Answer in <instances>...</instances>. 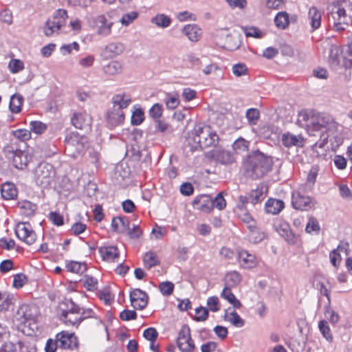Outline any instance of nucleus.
I'll use <instances>...</instances> for the list:
<instances>
[{
  "label": "nucleus",
  "mask_w": 352,
  "mask_h": 352,
  "mask_svg": "<svg viewBox=\"0 0 352 352\" xmlns=\"http://www.w3.org/2000/svg\"><path fill=\"white\" fill-rule=\"evenodd\" d=\"M144 119V114L141 109H135L131 116V124L135 126L140 125Z\"/></svg>",
  "instance_id": "nucleus-56"
},
{
  "label": "nucleus",
  "mask_w": 352,
  "mask_h": 352,
  "mask_svg": "<svg viewBox=\"0 0 352 352\" xmlns=\"http://www.w3.org/2000/svg\"><path fill=\"white\" fill-rule=\"evenodd\" d=\"M207 305L210 311L213 312L218 311L220 309V305L218 297H209L207 299Z\"/></svg>",
  "instance_id": "nucleus-63"
},
{
  "label": "nucleus",
  "mask_w": 352,
  "mask_h": 352,
  "mask_svg": "<svg viewBox=\"0 0 352 352\" xmlns=\"http://www.w3.org/2000/svg\"><path fill=\"white\" fill-rule=\"evenodd\" d=\"M238 260L239 265L245 269L253 268L256 265L255 256L244 250L238 252Z\"/></svg>",
  "instance_id": "nucleus-17"
},
{
  "label": "nucleus",
  "mask_w": 352,
  "mask_h": 352,
  "mask_svg": "<svg viewBox=\"0 0 352 352\" xmlns=\"http://www.w3.org/2000/svg\"><path fill=\"white\" fill-rule=\"evenodd\" d=\"M131 102L129 96L124 94H116L112 98L113 107L115 109L122 110L126 109Z\"/></svg>",
  "instance_id": "nucleus-25"
},
{
  "label": "nucleus",
  "mask_w": 352,
  "mask_h": 352,
  "mask_svg": "<svg viewBox=\"0 0 352 352\" xmlns=\"http://www.w3.org/2000/svg\"><path fill=\"white\" fill-rule=\"evenodd\" d=\"M2 197L6 200L14 199L17 196V190L13 184L4 183L1 190Z\"/></svg>",
  "instance_id": "nucleus-30"
},
{
  "label": "nucleus",
  "mask_w": 352,
  "mask_h": 352,
  "mask_svg": "<svg viewBox=\"0 0 352 352\" xmlns=\"http://www.w3.org/2000/svg\"><path fill=\"white\" fill-rule=\"evenodd\" d=\"M129 222L125 217H114L111 221L113 229L118 232H124L129 228Z\"/></svg>",
  "instance_id": "nucleus-35"
},
{
  "label": "nucleus",
  "mask_w": 352,
  "mask_h": 352,
  "mask_svg": "<svg viewBox=\"0 0 352 352\" xmlns=\"http://www.w3.org/2000/svg\"><path fill=\"white\" fill-rule=\"evenodd\" d=\"M280 234H281L285 240L291 243L294 244L296 243L295 235L289 230L288 225H284L283 228L280 230H278Z\"/></svg>",
  "instance_id": "nucleus-52"
},
{
  "label": "nucleus",
  "mask_w": 352,
  "mask_h": 352,
  "mask_svg": "<svg viewBox=\"0 0 352 352\" xmlns=\"http://www.w3.org/2000/svg\"><path fill=\"white\" fill-rule=\"evenodd\" d=\"M143 262L144 266L148 269H151V267L160 264V261L156 254L151 251H149L144 254L143 257Z\"/></svg>",
  "instance_id": "nucleus-41"
},
{
  "label": "nucleus",
  "mask_w": 352,
  "mask_h": 352,
  "mask_svg": "<svg viewBox=\"0 0 352 352\" xmlns=\"http://www.w3.org/2000/svg\"><path fill=\"white\" fill-rule=\"evenodd\" d=\"M161 293L164 296L170 295L174 289V285L171 282L166 281L162 283L159 286Z\"/></svg>",
  "instance_id": "nucleus-60"
},
{
  "label": "nucleus",
  "mask_w": 352,
  "mask_h": 352,
  "mask_svg": "<svg viewBox=\"0 0 352 352\" xmlns=\"http://www.w3.org/2000/svg\"><path fill=\"white\" fill-rule=\"evenodd\" d=\"M65 142L69 146H75L76 151L82 152L83 147L82 139L80 140L78 135L76 133H70L65 138Z\"/></svg>",
  "instance_id": "nucleus-32"
},
{
  "label": "nucleus",
  "mask_w": 352,
  "mask_h": 352,
  "mask_svg": "<svg viewBox=\"0 0 352 352\" xmlns=\"http://www.w3.org/2000/svg\"><path fill=\"white\" fill-rule=\"evenodd\" d=\"M344 67L349 68L352 67V42L348 45L345 50L344 56Z\"/></svg>",
  "instance_id": "nucleus-64"
},
{
  "label": "nucleus",
  "mask_w": 352,
  "mask_h": 352,
  "mask_svg": "<svg viewBox=\"0 0 352 352\" xmlns=\"http://www.w3.org/2000/svg\"><path fill=\"white\" fill-rule=\"evenodd\" d=\"M296 124L304 128L310 136H319L320 140L312 146L313 152L318 153L317 148H322L327 143L329 133L335 130L336 123L333 120L312 109L299 112Z\"/></svg>",
  "instance_id": "nucleus-1"
},
{
  "label": "nucleus",
  "mask_w": 352,
  "mask_h": 352,
  "mask_svg": "<svg viewBox=\"0 0 352 352\" xmlns=\"http://www.w3.org/2000/svg\"><path fill=\"white\" fill-rule=\"evenodd\" d=\"M177 346L182 352H192L195 344L190 337V330L187 325L181 328L177 337Z\"/></svg>",
  "instance_id": "nucleus-8"
},
{
  "label": "nucleus",
  "mask_w": 352,
  "mask_h": 352,
  "mask_svg": "<svg viewBox=\"0 0 352 352\" xmlns=\"http://www.w3.org/2000/svg\"><path fill=\"white\" fill-rule=\"evenodd\" d=\"M162 106L159 103H156L149 110V116L153 119L159 120L162 115Z\"/></svg>",
  "instance_id": "nucleus-59"
},
{
  "label": "nucleus",
  "mask_w": 352,
  "mask_h": 352,
  "mask_svg": "<svg viewBox=\"0 0 352 352\" xmlns=\"http://www.w3.org/2000/svg\"><path fill=\"white\" fill-rule=\"evenodd\" d=\"M15 233L17 237L23 241L28 245L33 244L36 239V235L32 230L31 225L29 223H18Z\"/></svg>",
  "instance_id": "nucleus-9"
},
{
  "label": "nucleus",
  "mask_w": 352,
  "mask_h": 352,
  "mask_svg": "<svg viewBox=\"0 0 352 352\" xmlns=\"http://www.w3.org/2000/svg\"><path fill=\"white\" fill-rule=\"evenodd\" d=\"M15 301L14 295L0 292V312L8 311Z\"/></svg>",
  "instance_id": "nucleus-34"
},
{
  "label": "nucleus",
  "mask_w": 352,
  "mask_h": 352,
  "mask_svg": "<svg viewBox=\"0 0 352 352\" xmlns=\"http://www.w3.org/2000/svg\"><path fill=\"white\" fill-rule=\"evenodd\" d=\"M67 17V13L65 10L58 9L54 13L52 18L50 19L52 21V23L56 24L60 29L65 25Z\"/></svg>",
  "instance_id": "nucleus-33"
},
{
  "label": "nucleus",
  "mask_w": 352,
  "mask_h": 352,
  "mask_svg": "<svg viewBox=\"0 0 352 352\" xmlns=\"http://www.w3.org/2000/svg\"><path fill=\"white\" fill-rule=\"evenodd\" d=\"M23 102V97L19 94H15L11 96L10 101V109L14 113H18L21 111Z\"/></svg>",
  "instance_id": "nucleus-37"
},
{
  "label": "nucleus",
  "mask_w": 352,
  "mask_h": 352,
  "mask_svg": "<svg viewBox=\"0 0 352 352\" xmlns=\"http://www.w3.org/2000/svg\"><path fill=\"white\" fill-rule=\"evenodd\" d=\"M221 297L228 300L234 308L239 309L242 305L241 302L235 297L233 293L231 292L230 287L226 286L221 293Z\"/></svg>",
  "instance_id": "nucleus-31"
},
{
  "label": "nucleus",
  "mask_w": 352,
  "mask_h": 352,
  "mask_svg": "<svg viewBox=\"0 0 352 352\" xmlns=\"http://www.w3.org/2000/svg\"><path fill=\"white\" fill-rule=\"evenodd\" d=\"M138 16V13L135 11H132L123 14L120 21L122 25L128 26Z\"/></svg>",
  "instance_id": "nucleus-54"
},
{
  "label": "nucleus",
  "mask_w": 352,
  "mask_h": 352,
  "mask_svg": "<svg viewBox=\"0 0 352 352\" xmlns=\"http://www.w3.org/2000/svg\"><path fill=\"white\" fill-rule=\"evenodd\" d=\"M285 207L283 201L276 199H270L265 203V210L272 214H278Z\"/></svg>",
  "instance_id": "nucleus-26"
},
{
  "label": "nucleus",
  "mask_w": 352,
  "mask_h": 352,
  "mask_svg": "<svg viewBox=\"0 0 352 352\" xmlns=\"http://www.w3.org/2000/svg\"><path fill=\"white\" fill-rule=\"evenodd\" d=\"M226 206V201L223 197L222 192H219L215 197L214 199H212V208L214 207L217 208L219 210H223Z\"/></svg>",
  "instance_id": "nucleus-61"
},
{
  "label": "nucleus",
  "mask_w": 352,
  "mask_h": 352,
  "mask_svg": "<svg viewBox=\"0 0 352 352\" xmlns=\"http://www.w3.org/2000/svg\"><path fill=\"white\" fill-rule=\"evenodd\" d=\"M99 253L102 259L107 261H115L119 256V252L116 246L100 247Z\"/></svg>",
  "instance_id": "nucleus-23"
},
{
  "label": "nucleus",
  "mask_w": 352,
  "mask_h": 352,
  "mask_svg": "<svg viewBox=\"0 0 352 352\" xmlns=\"http://www.w3.org/2000/svg\"><path fill=\"white\" fill-rule=\"evenodd\" d=\"M182 33L184 34L190 41L197 42L201 36L202 31L197 25L188 24L183 28Z\"/></svg>",
  "instance_id": "nucleus-22"
},
{
  "label": "nucleus",
  "mask_w": 352,
  "mask_h": 352,
  "mask_svg": "<svg viewBox=\"0 0 352 352\" xmlns=\"http://www.w3.org/2000/svg\"><path fill=\"white\" fill-rule=\"evenodd\" d=\"M72 123L77 129L89 131L91 129L92 118L85 112L77 113L73 116Z\"/></svg>",
  "instance_id": "nucleus-14"
},
{
  "label": "nucleus",
  "mask_w": 352,
  "mask_h": 352,
  "mask_svg": "<svg viewBox=\"0 0 352 352\" xmlns=\"http://www.w3.org/2000/svg\"><path fill=\"white\" fill-rule=\"evenodd\" d=\"M107 120L111 126L122 124L124 120V114L122 110L112 107L107 113Z\"/></svg>",
  "instance_id": "nucleus-19"
},
{
  "label": "nucleus",
  "mask_w": 352,
  "mask_h": 352,
  "mask_svg": "<svg viewBox=\"0 0 352 352\" xmlns=\"http://www.w3.org/2000/svg\"><path fill=\"white\" fill-rule=\"evenodd\" d=\"M241 29L247 37L261 38L264 36V34L256 27H242Z\"/></svg>",
  "instance_id": "nucleus-49"
},
{
  "label": "nucleus",
  "mask_w": 352,
  "mask_h": 352,
  "mask_svg": "<svg viewBox=\"0 0 352 352\" xmlns=\"http://www.w3.org/2000/svg\"><path fill=\"white\" fill-rule=\"evenodd\" d=\"M318 171L319 167L317 165H314L311 168L307 177V186H309V189H311L314 186L318 174Z\"/></svg>",
  "instance_id": "nucleus-50"
},
{
  "label": "nucleus",
  "mask_w": 352,
  "mask_h": 352,
  "mask_svg": "<svg viewBox=\"0 0 352 352\" xmlns=\"http://www.w3.org/2000/svg\"><path fill=\"white\" fill-rule=\"evenodd\" d=\"M275 25L280 29H285L289 25V15L285 12H278L274 19Z\"/></svg>",
  "instance_id": "nucleus-44"
},
{
  "label": "nucleus",
  "mask_w": 352,
  "mask_h": 352,
  "mask_svg": "<svg viewBox=\"0 0 352 352\" xmlns=\"http://www.w3.org/2000/svg\"><path fill=\"white\" fill-rule=\"evenodd\" d=\"M272 163L270 155H246L243 168L248 177L256 179L265 175L271 169Z\"/></svg>",
  "instance_id": "nucleus-4"
},
{
  "label": "nucleus",
  "mask_w": 352,
  "mask_h": 352,
  "mask_svg": "<svg viewBox=\"0 0 352 352\" xmlns=\"http://www.w3.org/2000/svg\"><path fill=\"white\" fill-rule=\"evenodd\" d=\"M246 118L250 125H255L260 117L259 111L257 109L251 108L247 110Z\"/></svg>",
  "instance_id": "nucleus-51"
},
{
  "label": "nucleus",
  "mask_w": 352,
  "mask_h": 352,
  "mask_svg": "<svg viewBox=\"0 0 352 352\" xmlns=\"http://www.w3.org/2000/svg\"><path fill=\"white\" fill-rule=\"evenodd\" d=\"M36 209V205L28 201H24L20 205L21 213L26 217L33 216Z\"/></svg>",
  "instance_id": "nucleus-42"
},
{
  "label": "nucleus",
  "mask_w": 352,
  "mask_h": 352,
  "mask_svg": "<svg viewBox=\"0 0 352 352\" xmlns=\"http://www.w3.org/2000/svg\"><path fill=\"white\" fill-rule=\"evenodd\" d=\"M60 29L56 24L52 23V21L50 19L45 22L44 27V34L47 36H51L54 33L58 34Z\"/></svg>",
  "instance_id": "nucleus-53"
},
{
  "label": "nucleus",
  "mask_w": 352,
  "mask_h": 352,
  "mask_svg": "<svg viewBox=\"0 0 352 352\" xmlns=\"http://www.w3.org/2000/svg\"><path fill=\"white\" fill-rule=\"evenodd\" d=\"M193 207L205 212L212 210V198L208 195H201L193 201Z\"/></svg>",
  "instance_id": "nucleus-16"
},
{
  "label": "nucleus",
  "mask_w": 352,
  "mask_h": 352,
  "mask_svg": "<svg viewBox=\"0 0 352 352\" xmlns=\"http://www.w3.org/2000/svg\"><path fill=\"white\" fill-rule=\"evenodd\" d=\"M208 317V310L204 307H199L195 309L194 319L197 321H205Z\"/></svg>",
  "instance_id": "nucleus-58"
},
{
  "label": "nucleus",
  "mask_w": 352,
  "mask_h": 352,
  "mask_svg": "<svg viewBox=\"0 0 352 352\" xmlns=\"http://www.w3.org/2000/svg\"><path fill=\"white\" fill-rule=\"evenodd\" d=\"M225 280L227 287H235L241 281V276L239 272L232 271L226 274Z\"/></svg>",
  "instance_id": "nucleus-43"
},
{
  "label": "nucleus",
  "mask_w": 352,
  "mask_h": 352,
  "mask_svg": "<svg viewBox=\"0 0 352 352\" xmlns=\"http://www.w3.org/2000/svg\"><path fill=\"white\" fill-rule=\"evenodd\" d=\"M37 318V309L34 306L21 305L14 315V320L18 324L35 323Z\"/></svg>",
  "instance_id": "nucleus-7"
},
{
  "label": "nucleus",
  "mask_w": 352,
  "mask_h": 352,
  "mask_svg": "<svg viewBox=\"0 0 352 352\" xmlns=\"http://www.w3.org/2000/svg\"><path fill=\"white\" fill-rule=\"evenodd\" d=\"M318 328L323 337L329 342L332 341L333 336L330 327L326 320H321L318 324Z\"/></svg>",
  "instance_id": "nucleus-46"
},
{
  "label": "nucleus",
  "mask_w": 352,
  "mask_h": 352,
  "mask_svg": "<svg viewBox=\"0 0 352 352\" xmlns=\"http://www.w3.org/2000/svg\"><path fill=\"white\" fill-rule=\"evenodd\" d=\"M248 228L250 230L248 239L251 243H258L264 239L265 236V233L258 229L255 225H248Z\"/></svg>",
  "instance_id": "nucleus-29"
},
{
  "label": "nucleus",
  "mask_w": 352,
  "mask_h": 352,
  "mask_svg": "<svg viewBox=\"0 0 352 352\" xmlns=\"http://www.w3.org/2000/svg\"><path fill=\"white\" fill-rule=\"evenodd\" d=\"M148 295L140 289H134L130 292V301L133 307L136 309H143L148 304Z\"/></svg>",
  "instance_id": "nucleus-13"
},
{
  "label": "nucleus",
  "mask_w": 352,
  "mask_h": 352,
  "mask_svg": "<svg viewBox=\"0 0 352 352\" xmlns=\"http://www.w3.org/2000/svg\"><path fill=\"white\" fill-rule=\"evenodd\" d=\"M34 155H12L11 162L17 169L23 170L31 164H35Z\"/></svg>",
  "instance_id": "nucleus-18"
},
{
  "label": "nucleus",
  "mask_w": 352,
  "mask_h": 352,
  "mask_svg": "<svg viewBox=\"0 0 352 352\" xmlns=\"http://www.w3.org/2000/svg\"><path fill=\"white\" fill-rule=\"evenodd\" d=\"M308 18L310 21V25L315 30L318 29L321 25V14L320 11L314 6L309 8L308 12Z\"/></svg>",
  "instance_id": "nucleus-28"
},
{
  "label": "nucleus",
  "mask_w": 352,
  "mask_h": 352,
  "mask_svg": "<svg viewBox=\"0 0 352 352\" xmlns=\"http://www.w3.org/2000/svg\"><path fill=\"white\" fill-rule=\"evenodd\" d=\"M124 46L120 42H112L105 47V52L109 54V56L114 57L123 52Z\"/></svg>",
  "instance_id": "nucleus-39"
},
{
  "label": "nucleus",
  "mask_w": 352,
  "mask_h": 352,
  "mask_svg": "<svg viewBox=\"0 0 352 352\" xmlns=\"http://www.w3.org/2000/svg\"><path fill=\"white\" fill-rule=\"evenodd\" d=\"M84 287L89 291H94L98 288V280L93 276L86 275L81 280Z\"/></svg>",
  "instance_id": "nucleus-47"
},
{
  "label": "nucleus",
  "mask_w": 352,
  "mask_h": 352,
  "mask_svg": "<svg viewBox=\"0 0 352 352\" xmlns=\"http://www.w3.org/2000/svg\"><path fill=\"white\" fill-rule=\"evenodd\" d=\"M113 23L109 21L104 15L101 14L94 19V25L98 35L107 36L111 33Z\"/></svg>",
  "instance_id": "nucleus-12"
},
{
  "label": "nucleus",
  "mask_w": 352,
  "mask_h": 352,
  "mask_svg": "<svg viewBox=\"0 0 352 352\" xmlns=\"http://www.w3.org/2000/svg\"><path fill=\"white\" fill-rule=\"evenodd\" d=\"M211 160L222 165H229L235 162L234 155H210Z\"/></svg>",
  "instance_id": "nucleus-48"
},
{
  "label": "nucleus",
  "mask_w": 352,
  "mask_h": 352,
  "mask_svg": "<svg viewBox=\"0 0 352 352\" xmlns=\"http://www.w3.org/2000/svg\"><path fill=\"white\" fill-rule=\"evenodd\" d=\"M267 187L264 184L258 185L256 189L252 190L249 195L250 203L253 205L262 201L266 197Z\"/></svg>",
  "instance_id": "nucleus-20"
},
{
  "label": "nucleus",
  "mask_w": 352,
  "mask_h": 352,
  "mask_svg": "<svg viewBox=\"0 0 352 352\" xmlns=\"http://www.w3.org/2000/svg\"><path fill=\"white\" fill-rule=\"evenodd\" d=\"M336 31H343L352 21V3L348 0H338L331 6L328 14Z\"/></svg>",
  "instance_id": "nucleus-3"
},
{
  "label": "nucleus",
  "mask_w": 352,
  "mask_h": 352,
  "mask_svg": "<svg viewBox=\"0 0 352 352\" xmlns=\"http://www.w3.org/2000/svg\"><path fill=\"white\" fill-rule=\"evenodd\" d=\"M59 346L65 349H74L78 346V339L74 333L63 331L56 334Z\"/></svg>",
  "instance_id": "nucleus-11"
},
{
  "label": "nucleus",
  "mask_w": 352,
  "mask_h": 352,
  "mask_svg": "<svg viewBox=\"0 0 352 352\" xmlns=\"http://www.w3.org/2000/svg\"><path fill=\"white\" fill-rule=\"evenodd\" d=\"M282 142L287 147L292 146L302 147L304 145L305 139L301 135H296L290 133H287L283 135Z\"/></svg>",
  "instance_id": "nucleus-21"
},
{
  "label": "nucleus",
  "mask_w": 352,
  "mask_h": 352,
  "mask_svg": "<svg viewBox=\"0 0 352 352\" xmlns=\"http://www.w3.org/2000/svg\"><path fill=\"white\" fill-rule=\"evenodd\" d=\"M232 73L237 77L245 76L248 74V67L244 63H237L232 66Z\"/></svg>",
  "instance_id": "nucleus-57"
},
{
  "label": "nucleus",
  "mask_w": 352,
  "mask_h": 352,
  "mask_svg": "<svg viewBox=\"0 0 352 352\" xmlns=\"http://www.w3.org/2000/svg\"><path fill=\"white\" fill-rule=\"evenodd\" d=\"M241 44V36L238 32L226 35V47L230 50L238 49Z\"/></svg>",
  "instance_id": "nucleus-27"
},
{
  "label": "nucleus",
  "mask_w": 352,
  "mask_h": 352,
  "mask_svg": "<svg viewBox=\"0 0 352 352\" xmlns=\"http://www.w3.org/2000/svg\"><path fill=\"white\" fill-rule=\"evenodd\" d=\"M103 71L107 75H118L122 71V64L118 61L112 60L104 66Z\"/></svg>",
  "instance_id": "nucleus-36"
},
{
  "label": "nucleus",
  "mask_w": 352,
  "mask_h": 352,
  "mask_svg": "<svg viewBox=\"0 0 352 352\" xmlns=\"http://www.w3.org/2000/svg\"><path fill=\"white\" fill-rule=\"evenodd\" d=\"M345 56V51L342 52V50L336 45H331L329 50V64L333 69H336L342 61L344 65V56Z\"/></svg>",
  "instance_id": "nucleus-15"
},
{
  "label": "nucleus",
  "mask_w": 352,
  "mask_h": 352,
  "mask_svg": "<svg viewBox=\"0 0 352 352\" xmlns=\"http://www.w3.org/2000/svg\"><path fill=\"white\" fill-rule=\"evenodd\" d=\"M292 204L296 210L307 211L314 206L315 201L311 197L305 196L299 191H295L292 193Z\"/></svg>",
  "instance_id": "nucleus-10"
},
{
  "label": "nucleus",
  "mask_w": 352,
  "mask_h": 352,
  "mask_svg": "<svg viewBox=\"0 0 352 352\" xmlns=\"http://www.w3.org/2000/svg\"><path fill=\"white\" fill-rule=\"evenodd\" d=\"M36 183L43 188L50 186L55 177L53 166L47 162H40L34 170Z\"/></svg>",
  "instance_id": "nucleus-6"
},
{
  "label": "nucleus",
  "mask_w": 352,
  "mask_h": 352,
  "mask_svg": "<svg viewBox=\"0 0 352 352\" xmlns=\"http://www.w3.org/2000/svg\"><path fill=\"white\" fill-rule=\"evenodd\" d=\"M224 319L230 322L233 326L239 328L242 327L245 324L244 320L240 317L236 311L230 308L226 310Z\"/></svg>",
  "instance_id": "nucleus-24"
},
{
  "label": "nucleus",
  "mask_w": 352,
  "mask_h": 352,
  "mask_svg": "<svg viewBox=\"0 0 352 352\" xmlns=\"http://www.w3.org/2000/svg\"><path fill=\"white\" fill-rule=\"evenodd\" d=\"M8 68L12 73L16 74L24 69V64L19 59H12L8 64Z\"/></svg>",
  "instance_id": "nucleus-55"
},
{
  "label": "nucleus",
  "mask_w": 352,
  "mask_h": 352,
  "mask_svg": "<svg viewBox=\"0 0 352 352\" xmlns=\"http://www.w3.org/2000/svg\"><path fill=\"white\" fill-rule=\"evenodd\" d=\"M151 22L162 28H168L171 23V19L164 14H158L151 19Z\"/></svg>",
  "instance_id": "nucleus-38"
},
{
  "label": "nucleus",
  "mask_w": 352,
  "mask_h": 352,
  "mask_svg": "<svg viewBox=\"0 0 352 352\" xmlns=\"http://www.w3.org/2000/svg\"><path fill=\"white\" fill-rule=\"evenodd\" d=\"M250 143L243 138H239L232 144V148L236 154L247 152Z\"/></svg>",
  "instance_id": "nucleus-40"
},
{
  "label": "nucleus",
  "mask_w": 352,
  "mask_h": 352,
  "mask_svg": "<svg viewBox=\"0 0 352 352\" xmlns=\"http://www.w3.org/2000/svg\"><path fill=\"white\" fill-rule=\"evenodd\" d=\"M60 319L67 326H78L82 322L80 307L72 300L62 303L60 306Z\"/></svg>",
  "instance_id": "nucleus-5"
},
{
  "label": "nucleus",
  "mask_w": 352,
  "mask_h": 352,
  "mask_svg": "<svg viewBox=\"0 0 352 352\" xmlns=\"http://www.w3.org/2000/svg\"><path fill=\"white\" fill-rule=\"evenodd\" d=\"M219 142V136L210 126L197 124L188 139L190 151H198L199 148L215 146Z\"/></svg>",
  "instance_id": "nucleus-2"
},
{
  "label": "nucleus",
  "mask_w": 352,
  "mask_h": 352,
  "mask_svg": "<svg viewBox=\"0 0 352 352\" xmlns=\"http://www.w3.org/2000/svg\"><path fill=\"white\" fill-rule=\"evenodd\" d=\"M66 268L68 272L76 274H82L87 270V267L85 263L76 261H70L69 263H67L66 264Z\"/></svg>",
  "instance_id": "nucleus-45"
},
{
  "label": "nucleus",
  "mask_w": 352,
  "mask_h": 352,
  "mask_svg": "<svg viewBox=\"0 0 352 352\" xmlns=\"http://www.w3.org/2000/svg\"><path fill=\"white\" fill-rule=\"evenodd\" d=\"M30 129L36 134H41L46 130V125L39 121H32L30 122Z\"/></svg>",
  "instance_id": "nucleus-62"
}]
</instances>
